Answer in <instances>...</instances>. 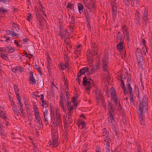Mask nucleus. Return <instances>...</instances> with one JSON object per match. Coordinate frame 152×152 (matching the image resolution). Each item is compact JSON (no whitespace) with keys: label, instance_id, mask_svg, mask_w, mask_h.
I'll use <instances>...</instances> for the list:
<instances>
[{"label":"nucleus","instance_id":"nucleus-29","mask_svg":"<svg viewBox=\"0 0 152 152\" xmlns=\"http://www.w3.org/2000/svg\"><path fill=\"white\" fill-rule=\"evenodd\" d=\"M108 107L109 110V111H111L112 113H114V111L113 110V108L112 107V105L110 103L108 104Z\"/></svg>","mask_w":152,"mask_h":152},{"label":"nucleus","instance_id":"nucleus-56","mask_svg":"<svg viewBox=\"0 0 152 152\" xmlns=\"http://www.w3.org/2000/svg\"><path fill=\"white\" fill-rule=\"evenodd\" d=\"M77 97H73L72 99V101L73 102V103L76 102L77 101Z\"/></svg>","mask_w":152,"mask_h":152},{"label":"nucleus","instance_id":"nucleus-53","mask_svg":"<svg viewBox=\"0 0 152 152\" xmlns=\"http://www.w3.org/2000/svg\"><path fill=\"white\" fill-rule=\"evenodd\" d=\"M18 108L20 110L21 113L22 114V115L25 117V114L23 110V109L22 108H21L20 107H18Z\"/></svg>","mask_w":152,"mask_h":152},{"label":"nucleus","instance_id":"nucleus-39","mask_svg":"<svg viewBox=\"0 0 152 152\" xmlns=\"http://www.w3.org/2000/svg\"><path fill=\"white\" fill-rule=\"evenodd\" d=\"M15 50V49L9 46V52L11 53L14 52Z\"/></svg>","mask_w":152,"mask_h":152},{"label":"nucleus","instance_id":"nucleus-7","mask_svg":"<svg viewBox=\"0 0 152 152\" xmlns=\"http://www.w3.org/2000/svg\"><path fill=\"white\" fill-rule=\"evenodd\" d=\"M114 114V113H112L111 111H109V116L108 118L109 124L113 126H114V119L113 117Z\"/></svg>","mask_w":152,"mask_h":152},{"label":"nucleus","instance_id":"nucleus-17","mask_svg":"<svg viewBox=\"0 0 152 152\" xmlns=\"http://www.w3.org/2000/svg\"><path fill=\"white\" fill-rule=\"evenodd\" d=\"M108 62V57L107 54L104 55L102 59V64H107Z\"/></svg>","mask_w":152,"mask_h":152},{"label":"nucleus","instance_id":"nucleus-30","mask_svg":"<svg viewBox=\"0 0 152 152\" xmlns=\"http://www.w3.org/2000/svg\"><path fill=\"white\" fill-rule=\"evenodd\" d=\"M41 8H40V11L42 12V15H44L45 17H47V15L45 14V11L44 10V7L42 5H41Z\"/></svg>","mask_w":152,"mask_h":152},{"label":"nucleus","instance_id":"nucleus-52","mask_svg":"<svg viewBox=\"0 0 152 152\" xmlns=\"http://www.w3.org/2000/svg\"><path fill=\"white\" fill-rule=\"evenodd\" d=\"M60 105L61 107H62V108L63 109L64 111V108L63 104V102L61 101H60Z\"/></svg>","mask_w":152,"mask_h":152},{"label":"nucleus","instance_id":"nucleus-54","mask_svg":"<svg viewBox=\"0 0 152 152\" xmlns=\"http://www.w3.org/2000/svg\"><path fill=\"white\" fill-rule=\"evenodd\" d=\"M141 41H142V45H143V46H146V45L145 44V40L144 39L142 38V39H141Z\"/></svg>","mask_w":152,"mask_h":152},{"label":"nucleus","instance_id":"nucleus-18","mask_svg":"<svg viewBox=\"0 0 152 152\" xmlns=\"http://www.w3.org/2000/svg\"><path fill=\"white\" fill-rule=\"evenodd\" d=\"M92 52H93V53H91V54H93L94 55H96L97 53V50H98L97 48L96 47V46L95 45L93 46H92Z\"/></svg>","mask_w":152,"mask_h":152},{"label":"nucleus","instance_id":"nucleus-6","mask_svg":"<svg viewBox=\"0 0 152 152\" xmlns=\"http://www.w3.org/2000/svg\"><path fill=\"white\" fill-rule=\"evenodd\" d=\"M103 69L104 72V75L105 77L107 78V81L109 80L110 79V73L108 71L109 68L107 64H102Z\"/></svg>","mask_w":152,"mask_h":152},{"label":"nucleus","instance_id":"nucleus-59","mask_svg":"<svg viewBox=\"0 0 152 152\" xmlns=\"http://www.w3.org/2000/svg\"><path fill=\"white\" fill-rule=\"evenodd\" d=\"M18 104L19 105L18 107H20L21 108H22L23 105L22 104V103L21 102V100H19V101H18Z\"/></svg>","mask_w":152,"mask_h":152},{"label":"nucleus","instance_id":"nucleus-11","mask_svg":"<svg viewBox=\"0 0 152 152\" xmlns=\"http://www.w3.org/2000/svg\"><path fill=\"white\" fill-rule=\"evenodd\" d=\"M116 41L117 43L120 42H124V39L122 38V34L119 31L118 32L116 37Z\"/></svg>","mask_w":152,"mask_h":152},{"label":"nucleus","instance_id":"nucleus-24","mask_svg":"<svg viewBox=\"0 0 152 152\" xmlns=\"http://www.w3.org/2000/svg\"><path fill=\"white\" fill-rule=\"evenodd\" d=\"M143 46L144 47H142V52L144 53V54L145 55H146V52H147V53H148V51L147 50V49L148 48L147 46Z\"/></svg>","mask_w":152,"mask_h":152},{"label":"nucleus","instance_id":"nucleus-61","mask_svg":"<svg viewBox=\"0 0 152 152\" xmlns=\"http://www.w3.org/2000/svg\"><path fill=\"white\" fill-rule=\"evenodd\" d=\"M66 105L67 106V107H70L69 105V102L68 101V100H67L66 101Z\"/></svg>","mask_w":152,"mask_h":152},{"label":"nucleus","instance_id":"nucleus-44","mask_svg":"<svg viewBox=\"0 0 152 152\" xmlns=\"http://www.w3.org/2000/svg\"><path fill=\"white\" fill-rule=\"evenodd\" d=\"M31 16V14L29 13H28V15H27V20L29 21H30L31 20V18L30 17Z\"/></svg>","mask_w":152,"mask_h":152},{"label":"nucleus","instance_id":"nucleus-63","mask_svg":"<svg viewBox=\"0 0 152 152\" xmlns=\"http://www.w3.org/2000/svg\"><path fill=\"white\" fill-rule=\"evenodd\" d=\"M2 117V119L4 120V121L6 120L7 119V116L5 115V114L3 115Z\"/></svg>","mask_w":152,"mask_h":152},{"label":"nucleus","instance_id":"nucleus-19","mask_svg":"<svg viewBox=\"0 0 152 152\" xmlns=\"http://www.w3.org/2000/svg\"><path fill=\"white\" fill-rule=\"evenodd\" d=\"M29 80L30 84H31L32 85H34L36 83V80L33 77H29Z\"/></svg>","mask_w":152,"mask_h":152},{"label":"nucleus","instance_id":"nucleus-36","mask_svg":"<svg viewBox=\"0 0 152 152\" xmlns=\"http://www.w3.org/2000/svg\"><path fill=\"white\" fill-rule=\"evenodd\" d=\"M135 15L136 16L137 18H139V19L140 18V14L138 10L136 11Z\"/></svg>","mask_w":152,"mask_h":152},{"label":"nucleus","instance_id":"nucleus-20","mask_svg":"<svg viewBox=\"0 0 152 152\" xmlns=\"http://www.w3.org/2000/svg\"><path fill=\"white\" fill-rule=\"evenodd\" d=\"M136 57L138 63V64L139 65H140V64H141L140 63L143 61L142 56V55L141 56H136Z\"/></svg>","mask_w":152,"mask_h":152},{"label":"nucleus","instance_id":"nucleus-31","mask_svg":"<svg viewBox=\"0 0 152 152\" xmlns=\"http://www.w3.org/2000/svg\"><path fill=\"white\" fill-rule=\"evenodd\" d=\"M123 29V33L124 35L126 34V33H129L127 30L128 28L126 26H124Z\"/></svg>","mask_w":152,"mask_h":152},{"label":"nucleus","instance_id":"nucleus-5","mask_svg":"<svg viewBox=\"0 0 152 152\" xmlns=\"http://www.w3.org/2000/svg\"><path fill=\"white\" fill-rule=\"evenodd\" d=\"M123 79V75H121L120 76V78L118 80H120L121 82V87L122 89V91H123V93L126 96L128 94V91L127 88L125 86Z\"/></svg>","mask_w":152,"mask_h":152},{"label":"nucleus","instance_id":"nucleus-38","mask_svg":"<svg viewBox=\"0 0 152 152\" xmlns=\"http://www.w3.org/2000/svg\"><path fill=\"white\" fill-rule=\"evenodd\" d=\"M68 67L67 65L65 64H62L61 66V69L62 70H64L66 68Z\"/></svg>","mask_w":152,"mask_h":152},{"label":"nucleus","instance_id":"nucleus-2","mask_svg":"<svg viewBox=\"0 0 152 152\" xmlns=\"http://www.w3.org/2000/svg\"><path fill=\"white\" fill-rule=\"evenodd\" d=\"M93 80L90 78H87L86 76H85L83 77L82 84L85 86L86 90H88L90 89Z\"/></svg>","mask_w":152,"mask_h":152},{"label":"nucleus","instance_id":"nucleus-50","mask_svg":"<svg viewBox=\"0 0 152 152\" xmlns=\"http://www.w3.org/2000/svg\"><path fill=\"white\" fill-rule=\"evenodd\" d=\"M86 125V123L84 121H81V122L78 125L79 127L80 126H85Z\"/></svg>","mask_w":152,"mask_h":152},{"label":"nucleus","instance_id":"nucleus-57","mask_svg":"<svg viewBox=\"0 0 152 152\" xmlns=\"http://www.w3.org/2000/svg\"><path fill=\"white\" fill-rule=\"evenodd\" d=\"M17 66H16L14 68L12 69V71L13 72L16 73L17 72Z\"/></svg>","mask_w":152,"mask_h":152},{"label":"nucleus","instance_id":"nucleus-49","mask_svg":"<svg viewBox=\"0 0 152 152\" xmlns=\"http://www.w3.org/2000/svg\"><path fill=\"white\" fill-rule=\"evenodd\" d=\"M123 0V1L124 2V3L126 5L128 6L129 4L130 3H129V0Z\"/></svg>","mask_w":152,"mask_h":152},{"label":"nucleus","instance_id":"nucleus-40","mask_svg":"<svg viewBox=\"0 0 152 152\" xmlns=\"http://www.w3.org/2000/svg\"><path fill=\"white\" fill-rule=\"evenodd\" d=\"M7 11L6 10L4 9L3 8L1 7L0 8V13H4L7 12Z\"/></svg>","mask_w":152,"mask_h":152},{"label":"nucleus","instance_id":"nucleus-60","mask_svg":"<svg viewBox=\"0 0 152 152\" xmlns=\"http://www.w3.org/2000/svg\"><path fill=\"white\" fill-rule=\"evenodd\" d=\"M64 35H66V36H68V30L67 29H65L64 30Z\"/></svg>","mask_w":152,"mask_h":152},{"label":"nucleus","instance_id":"nucleus-15","mask_svg":"<svg viewBox=\"0 0 152 152\" xmlns=\"http://www.w3.org/2000/svg\"><path fill=\"white\" fill-rule=\"evenodd\" d=\"M128 91V93H129L130 95V98L131 101L132 102L134 103V104H135V103L134 102L135 100L134 99V91H133L132 90H130Z\"/></svg>","mask_w":152,"mask_h":152},{"label":"nucleus","instance_id":"nucleus-42","mask_svg":"<svg viewBox=\"0 0 152 152\" xmlns=\"http://www.w3.org/2000/svg\"><path fill=\"white\" fill-rule=\"evenodd\" d=\"M9 46L7 47H4V48L3 49V51H4L6 52H9Z\"/></svg>","mask_w":152,"mask_h":152},{"label":"nucleus","instance_id":"nucleus-3","mask_svg":"<svg viewBox=\"0 0 152 152\" xmlns=\"http://www.w3.org/2000/svg\"><path fill=\"white\" fill-rule=\"evenodd\" d=\"M115 104L116 105L118 108V110L120 113H122V115L124 116L125 115V114L124 113V110L122 107L121 106L120 103V101L117 99V97L116 96V93L115 92Z\"/></svg>","mask_w":152,"mask_h":152},{"label":"nucleus","instance_id":"nucleus-37","mask_svg":"<svg viewBox=\"0 0 152 152\" xmlns=\"http://www.w3.org/2000/svg\"><path fill=\"white\" fill-rule=\"evenodd\" d=\"M66 110L68 111L67 113L72 114V113H73V110H72V108H71L70 107H67Z\"/></svg>","mask_w":152,"mask_h":152},{"label":"nucleus","instance_id":"nucleus-43","mask_svg":"<svg viewBox=\"0 0 152 152\" xmlns=\"http://www.w3.org/2000/svg\"><path fill=\"white\" fill-rule=\"evenodd\" d=\"M35 116H39V110L34 111Z\"/></svg>","mask_w":152,"mask_h":152},{"label":"nucleus","instance_id":"nucleus-32","mask_svg":"<svg viewBox=\"0 0 152 152\" xmlns=\"http://www.w3.org/2000/svg\"><path fill=\"white\" fill-rule=\"evenodd\" d=\"M61 120L60 119V115L59 114H57L56 116V122H61Z\"/></svg>","mask_w":152,"mask_h":152},{"label":"nucleus","instance_id":"nucleus-8","mask_svg":"<svg viewBox=\"0 0 152 152\" xmlns=\"http://www.w3.org/2000/svg\"><path fill=\"white\" fill-rule=\"evenodd\" d=\"M44 120L46 122H48L49 120L50 119L51 116L48 113V111L47 109H46L43 112Z\"/></svg>","mask_w":152,"mask_h":152},{"label":"nucleus","instance_id":"nucleus-51","mask_svg":"<svg viewBox=\"0 0 152 152\" xmlns=\"http://www.w3.org/2000/svg\"><path fill=\"white\" fill-rule=\"evenodd\" d=\"M126 37V39L128 40V42L130 40L129 36V33H126V34L124 35Z\"/></svg>","mask_w":152,"mask_h":152},{"label":"nucleus","instance_id":"nucleus-13","mask_svg":"<svg viewBox=\"0 0 152 152\" xmlns=\"http://www.w3.org/2000/svg\"><path fill=\"white\" fill-rule=\"evenodd\" d=\"M127 81L128 84L126 85V86L128 91L132 90L133 89L131 86L130 84V82H131V78L130 77H128L127 79Z\"/></svg>","mask_w":152,"mask_h":152},{"label":"nucleus","instance_id":"nucleus-34","mask_svg":"<svg viewBox=\"0 0 152 152\" xmlns=\"http://www.w3.org/2000/svg\"><path fill=\"white\" fill-rule=\"evenodd\" d=\"M1 57L4 59L6 60L8 57L7 56L6 54L2 53L1 54Z\"/></svg>","mask_w":152,"mask_h":152},{"label":"nucleus","instance_id":"nucleus-28","mask_svg":"<svg viewBox=\"0 0 152 152\" xmlns=\"http://www.w3.org/2000/svg\"><path fill=\"white\" fill-rule=\"evenodd\" d=\"M17 71H19L20 72H22L24 71V68L20 66H17Z\"/></svg>","mask_w":152,"mask_h":152},{"label":"nucleus","instance_id":"nucleus-22","mask_svg":"<svg viewBox=\"0 0 152 152\" xmlns=\"http://www.w3.org/2000/svg\"><path fill=\"white\" fill-rule=\"evenodd\" d=\"M78 6L79 12L80 13H81L83 11V5L81 3H79L78 4Z\"/></svg>","mask_w":152,"mask_h":152},{"label":"nucleus","instance_id":"nucleus-27","mask_svg":"<svg viewBox=\"0 0 152 152\" xmlns=\"http://www.w3.org/2000/svg\"><path fill=\"white\" fill-rule=\"evenodd\" d=\"M67 8H70L72 10H74V6L73 4H71V3L68 2L67 5L66 6Z\"/></svg>","mask_w":152,"mask_h":152},{"label":"nucleus","instance_id":"nucleus-58","mask_svg":"<svg viewBox=\"0 0 152 152\" xmlns=\"http://www.w3.org/2000/svg\"><path fill=\"white\" fill-rule=\"evenodd\" d=\"M56 124L57 126L60 127L61 125V122H56Z\"/></svg>","mask_w":152,"mask_h":152},{"label":"nucleus","instance_id":"nucleus-12","mask_svg":"<svg viewBox=\"0 0 152 152\" xmlns=\"http://www.w3.org/2000/svg\"><path fill=\"white\" fill-rule=\"evenodd\" d=\"M97 69V66H90L89 67H87L88 74H90L93 73V72Z\"/></svg>","mask_w":152,"mask_h":152},{"label":"nucleus","instance_id":"nucleus-26","mask_svg":"<svg viewBox=\"0 0 152 152\" xmlns=\"http://www.w3.org/2000/svg\"><path fill=\"white\" fill-rule=\"evenodd\" d=\"M108 135V133L107 132L105 128H104L102 129V136L105 137H107Z\"/></svg>","mask_w":152,"mask_h":152},{"label":"nucleus","instance_id":"nucleus-10","mask_svg":"<svg viewBox=\"0 0 152 152\" xmlns=\"http://www.w3.org/2000/svg\"><path fill=\"white\" fill-rule=\"evenodd\" d=\"M118 43H119L116 46V48L121 53V51L124 49L123 44L124 42H118Z\"/></svg>","mask_w":152,"mask_h":152},{"label":"nucleus","instance_id":"nucleus-21","mask_svg":"<svg viewBox=\"0 0 152 152\" xmlns=\"http://www.w3.org/2000/svg\"><path fill=\"white\" fill-rule=\"evenodd\" d=\"M71 114L67 113L66 114V116L68 119V121L69 123H71L72 121V117L71 116Z\"/></svg>","mask_w":152,"mask_h":152},{"label":"nucleus","instance_id":"nucleus-62","mask_svg":"<svg viewBox=\"0 0 152 152\" xmlns=\"http://www.w3.org/2000/svg\"><path fill=\"white\" fill-rule=\"evenodd\" d=\"M33 109L34 110V111L39 110L38 108H37V106L36 105H33Z\"/></svg>","mask_w":152,"mask_h":152},{"label":"nucleus","instance_id":"nucleus-14","mask_svg":"<svg viewBox=\"0 0 152 152\" xmlns=\"http://www.w3.org/2000/svg\"><path fill=\"white\" fill-rule=\"evenodd\" d=\"M85 72H87L88 74L87 67H83L80 70L78 73V74H79V76H81L84 74Z\"/></svg>","mask_w":152,"mask_h":152},{"label":"nucleus","instance_id":"nucleus-35","mask_svg":"<svg viewBox=\"0 0 152 152\" xmlns=\"http://www.w3.org/2000/svg\"><path fill=\"white\" fill-rule=\"evenodd\" d=\"M48 64H47V69H48V72H50L51 70V68H50V64L49 62V59H48Z\"/></svg>","mask_w":152,"mask_h":152},{"label":"nucleus","instance_id":"nucleus-25","mask_svg":"<svg viewBox=\"0 0 152 152\" xmlns=\"http://www.w3.org/2000/svg\"><path fill=\"white\" fill-rule=\"evenodd\" d=\"M34 68L35 69L37 70L38 72L40 74V75H41L42 72L40 69L39 68V66H38L37 65H35L34 66Z\"/></svg>","mask_w":152,"mask_h":152},{"label":"nucleus","instance_id":"nucleus-9","mask_svg":"<svg viewBox=\"0 0 152 152\" xmlns=\"http://www.w3.org/2000/svg\"><path fill=\"white\" fill-rule=\"evenodd\" d=\"M52 139L51 145L54 147H56L58 145L57 138L55 136H54L52 137Z\"/></svg>","mask_w":152,"mask_h":152},{"label":"nucleus","instance_id":"nucleus-47","mask_svg":"<svg viewBox=\"0 0 152 152\" xmlns=\"http://www.w3.org/2000/svg\"><path fill=\"white\" fill-rule=\"evenodd\" d=\"M41 102L42 103V104L41 105L43 107H44V105H46L45 106V107L46 108V106L47 105L46 104V101H45L44 100H42Z\"/></svg>","mask_w":152,"mask_h":152},{"label":"nucleus","instance_id":"nucleus-48","mask_svg":"<svg viewBox=\"0 0 152 152\" xmlns=\"http://www.w3.org/2000/svg\"><path fill=\"white\" fill-rule=\"evenodd\" d=\"M111 100L114 102V93L113 91L111 92Z\"/></svg>","mask_w":152,"mask_h":152},{"label":"nucleus","instance_id":"nucleus-46","mask_svg":"<svg viewBox=\"0 0 152 152\" xmlns=\"http://www.w3.org/2000/svg\"><path fill=\"white\" fill-rule=\"evenodd\" d=\"M18 86L17 85H14V89L15 93L18 92V90L17 89Z\"/></svg>","mask_w":152,"mask_h":152},{"label":"nucleus","instance_id":"nucleus-4","mask_svg":"<svg viewBox=\"0 0 152 152\" xmlns=\"http://www.w3.org/2000/svg\"><path fill=\"white\" fill-rule=\"evenodd\" d=\"M142 13V19L144 21L147 22L149 19L148 18V9L144 7H141Z\"/></svg>","mask_w":152,"mask_h":152},{"label":"nucleus","instance_id":"nucleus-45","mask_svg":"<svg viewBox=\"0 0 152 152\" xmlns=\"http://www.w3.org/2000/svg\"><path fill=\"white\" fill-rule=\"evenodd\" d=\"M12 28H13L16 29V31L17 32L19 31V28L17 24H15V26H14Z\"/></svg>","mask_w":152,"mask_h":152},{"label":"nucleus","instance_id":"nucleus-1","mask_svg":"<svg viewBox=\"0 0 152 152\" xmlns=\"http://www.w3.org/2000/svg\"><path fill=\"white\" fill-rule=\"evenodd\" d=\"M148 97L146 95H144L142 97V100L140 102L138 114L142 116L143 111H145L148 110Z\"/></svg>","mask_w":152,"mask_h":152},{"label":"nucleus","instance_id":"nucleus-41","mask_svg":"<svg viewBox=\"0 0 152 152\" xmlns=\"http://www.w3.org/2000/svg\"><path fill=\"white\" fill-rule=\"evenodd\" d=\"M59 35L61 39H62L64 37V35L62 31H59Z\"/></svg>","mask_w":152,"mask_h":152},{"label":"nucleus","instance_id":"nucleus-23","mask_svg":"<svg viewBox=\"0 0 152 152\" xmlns=\"http://www.w3.org/2000/svg\"><path fill=\"white\" fill-rule=\"evenodd\" d=\"M12 109L14 112V113L17 115H18L19 114V111L18 110L17 107H14L12 108Z\"/></svg>","mask_w":152,"mask_h":152},{"label":"nucleus","instance_id":"nucleus-55","mask_svg":"<svg viewBox=\"0 0 152 152\" xmlns=\"http://www.w3.org/2000/svg\"><path fill=\"white\" fill-rule=\"evenodd\" d=\"M107 139H106V140H104L105 141L104 142V144L106 145L107 146H110V143L109 142H108V141H107Z\"/></svg>","mask_w":152,"mask_h":152},{"label":"nucleus","instance_id":"nucleus-33","mask_svg":"<svg viewBox=\"0 0 152 152\" xmlns=\"http://www.w3.org/2000/svg\"><path fill=\"white\" fill-rule=\"evenodd\" d=\"M73 103V105L70 107L72 108V110L73 109H75L77 108V102Z\"/></svg>","mask_w":152,"mask_h":152},{"label":"nucleus","instance_id":"nucleus-64","mask_svg":"<svg viewBox=\"0 0 152 152\" xmlns=\"http://www.w3.org/2000/svg\"><path fill=\"white\" fill-rule=\"evenodd\" d=\"M105 152H112V151L110 152V149L108 147H106L105 148Z\"/></svg>","mask_w":152,"mask_h":152},{"label":"nucleus","instance_id":"nucleus-16","mask_svg":"<svg viewBox=\"0 0 152 152\" xmlns=\"http://www.w3.org/2000/svg\"><path fill=\"white\" fill-rule=\"evenodd\" d=\"M8 35L12 36V37H17L19 36V35L14 32L13 31L8 30L6 31Z\"/></svg>","mask_w":152,"mask_h":152}]
</instances>
